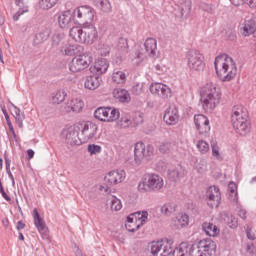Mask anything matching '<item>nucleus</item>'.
I'll use <instances>...</instances> for the list:
<instances>
[{
  "label": "nucleus",
  "instance_id": "nucleus-1",
  "mask_svg": "<svg viewBox=\"0 0 256 256\" xmlns=\"http://www.w3.org/2000/svg\"><path fill=\"white\" fill-rule=\"evenodd\" d=\"M217 244L215 241L208 239L200 240L194 244L182 242L173 250V240L164 238L153 241L150 244L152 256H211L215 253Z\"/></svg>",
  "mask_w": 256,
  "mask_h": 256
},
{
  "label": "nucleus",
  "instance_id": "nucleus-2",
  "mask_svg": "<svg viewBox=\"0 0 256 256\" xmlns=\"http://www.w3.org/2000/svg\"><path fill=\"white\" fill-rule=\"evenodd\" d=\"M200 101L206 113H213L221 102V91L217 88V84L208 82L201 91Z\"/></svg>",
  "mask_w": 256,
  "mask_h": 256
},
{
  "label": "nucleus",
  "instance_id": "nucleus-3",
  "mask_svg": "<svg viewBox=\"0 0 256 256\" xmlns=\"http://www.w3.org/2000/svg\"><path fill=\"white\" fill-rule=\"evenodd\" d=\"M214 67L220 81H231L237 75V66L233 58L222 54L215 58Z\"/></svg>",
  "mask_w": 256,
  "mask_h": 256
},
{
  "label": "nucleus",
  "instance_id": "nucleus-4",
  "mask_svg": "<svg viewBox=\"0 0 256 256\" xmlns=\"http://www.w3.org/2000/svg\"><path fill=\"white\" fill-rule=\"evenodd\" d=\"M232 127L236 133L245 137L251 133V122H249V113L242 105L234 106L231 115Z\"/></svg>",
  "mask_w": 256,
  "mask_h": 256
},
{
  "label": "nucleus",
  "instance_id": "nucleus-5",
  "mask_svg": "<svg viewBox=\"0 0 256 256\" xmlns=\"http://www.w3.org/2000/svg\"><path fill=\"white\" fill-rule=\"evenodd\" d=\"M69 35L76 43H87L88 45L95 43L98 37L97 28L93 25H89L84 28L78 26L72 27Z\"/></svg>",
  "mask_w": 256,
  "mask_h": 256
},
{
  "label": "nucleus",
  "instance_id": "nucleus-6",
  "mask_svg": "<svg viewBox=\"0 0 256 256\" xmlns=\"http://www.w3.org/2000/svg\"><path fill=\"white\" fill-rule=\"evenodd\" d=\"M165 185L163 177L158 174H149L144 181L139 182L138 191L147 193L149 191H161Z\"/></svg>",
  "mask_w": 256,
  "mask_h": 256
},
{
  "label": "nucleus",
  "instance_id": "nucleus-7",
  "mask_svg": "<svg viewBox=\"0 0 256 256\" xmlns=\"http://www.w3.org/2000/svg\"><path fill=\"white\" fill-rule=\"evenodd\" d=\"M72 15L76 25H89V23L93 22L95 12L89 6H80L72 12Z\"/></svg>",
  "mask_w": 256,
  "mask_h": 256
},
{
  "label": "nucleus",
  "instance_id": "nucleus-8",
  "mask_svg": "<svg viewBox=\"0 0 256 256\" xmlns=\"http://www.w3.org/2000/svg\"><path fill=\"white\" fill-rule=\"evenodd\" d=\"M149 213L147 211L135 212L127 217L125 227L130 233H135L138 229L147 223Z\"/></svg>",
  "mask_w": 256,
  "mask_h": 256
},
{
  "label": "nucleus",
  "instance_id": "nucleus-9",
  "mask_svg": "<svg viewBox=\"0 0 256 256\" xmlns=\"http://www.w3.org/2000/svg\"><path fill=\"white\" fill-rule=\"evenodd\" d=\"M93 63V56L91 53H84L82 55L75 56L69 64V69L72 73H79V71H85Z\"/></svg>",
  "mask_w": 256,
  "mask_h": 256
},
{
  "label": "nucleus",
  "instance_id": "nucleus-10",
  "mask_svg": "<svg viewBox=\"0 0 256 256\" xmlns=\"http://www.w3.org/2000/svg\"><path fill=\"white\" fill-rule=\"evenodd\" d=\"M154 153H155V148H153L152 145L145 146V143L137 142L134 146V160L138 165L141 164L143 159H146V161H149V159L153 157Z\"/></svg>",
  "mask_w": 256,
  "mask_h": 256
},
{
  "label": "nucleus",
  "instance_id": "nucleus-11",
  "mask_svg": "<svg viewBox=\"0 0 256 256\" xmlns=\"http://www.w3.org/2000/svg\"><path fill=\"white\" fill-rule=\"evenodd\" d=\"M186 61L190 71H203L205 67L203 55L197 50H189L186 54Z\"/></svg>",
  "mask_w": 256,
  "mask_h": 256
},
{
  "label": "nucleus",
  "instance_id": "nucleus-12",
  "mask_svg": "<svg viewBox=\"0 0 256 256\" xmlns=\"http://www.w3.org/2000/svg\"><path fill=\"white\" fill-rule=\"evenodd\" d=\"M106 186H100V191L104 193H111V186L117 185V183H123L125 181V170L111 171L104 178Z\"/></svg>",
  "mask_w": 256,
  "mask_h": 256
},
{
  "label": "nucleus",
  "instance_id": "nucleus-13",
  "mask_svg": "<svg viewBox=\"0 0 256 256\" xmlns=\"http://www.w3.org/2000/svg\"><path fill=\"white\" fill-rule=\"evenodd\" d=\"M78 127L82 143H87V141H91V139H97V131L99 129L97 124L91 121H86L78 124Z\"/></svg>",
  "mask_w": 256,
  "mask_h": 256
},
{
  "label": "nucleus",
  "instance_id": "nucleus-14",
  "mask_svg": "<svg viewBox=\"0 0 256 256\" xmlns=\"http://www.w3.org/2000/svg\"><path fill=\"white\" fill-rule=\"evenodd\" d=\"M79 124L69 127L63 131L65 139L69 145H82L81 133H79Z\"/></svg>",
  "mask_w": 256,
  "mask_h": 256
},
{
  "label": "nucleus",
  "instance_id": "nucleus-15",
  "mask_svg": "<svg viewBox=\"0 0 256 256\" xmlns=\"http://www.w3.org/2000/svg\"><path fill=\"white\" fill-rule=\"evenodd\" d=\"M32 215L34 219V225L40 233L42 239L49 241V228H47V224H45V220L41 218V215L39 214L37 208L33 210Z\"/></svg>",
  "mask_w": 256,
  "mask_h": 256
},
{
  "label": "nucleus",
  "instance_id": "nucleus-16",
  "mask_svg": "<svg viewBox=\"0 0 256 256\" xmlns=\"http://www.w3.org/2000/svg\"><path fill=\"white\" fill-rule=\"evenodd\" d=\"M207 205L213 209L214 207H219L221 205V192L219 187L210 186L206 192Z\"/></svg>",
  "mask_w": 256,
  "mask_h": 256
},
{
  "label": "nucleus",
  "instance_id": "nucleus-17",
  "mask_svg": "<svg viewBox=\"0 0 256 256\" xmlns=\"http://www.w3.org/2000/svg\"><path fill=\"white\" fill-rule=\"evenodd\" d=\"M150 93L152 95H156L157 97H160L161 99H169L171 98V88L169 86L163 84V83H152L150 85Z\"/></svg>",
  "mask_w": 256,
  "mask_h": 256
},
{
  "label": "nucleus",
  "instance_id": "nucleus-18",
  "mask_svg": "<svg viewBox=\"0 0 256 256\" xmlns=\"http://www.w3.org/2000/svg\"><path fill=\"white\" fill-rule=\"evenodd\" d=\"M194 123L200 135H207L209 131H211V126L209 125V118L205 115H195Z\"/></svg>",
  "mask_w": 256,
  "mask_h": 256
},
{
  "label": "nucleus",
  "instance_id": "nucleus-19",
  "mask_svg": "<svg viewBox=\"0 0 256 256\" xmlns=\"http://www.w3.org/2000/svg\"><path fill=\"white\" fill-rule=\"evenodd\" d=\"M83 100L79 97H72L70 98L65 106L64 111L65 113H79L84 107Z\"/></svg>",
  "mask_w": 256,
  "mask_h": 256
},
{
  "label": "nucleus",
  "instance_id": "nucleus-20",
  "mask_svg": "<svg viewBox=\"0 0 256 256\" xmlns=\"http://www.w3.org/2000/svg\"><path fill=\"white\" fill-rule=\"evenodd\" d=\"M164 121L167 125H177L179 123V110L177 106L172 105L164 113Z\"/></svg>",
  "mask_w": 256,
  "mask_h": 256
},
{
  "label": "nucleus",
  "instance_id": "nucleus-21",
  "mask_svg": "<svg viewBox=\"0 0 256 256\" xmlns=\"http://www.w3.org/2000/svg\"><path fill=\"white\" fill-rule=\"evenodd\" d=\"M109 69V62H107V59L101 58L95 61L94 65L90 67V73H93V75H103V73H107V70Z\"/></svg>",
  "mask_w": 256,
  "mask_h": 256
},
{
  "label": "nucleus",
  "instance_id": "nucleus-22",
  "mask_svg": "<svg viewBox=\"0 0 256 256\" xmlns=\"http://www.w3.org/2000/svg\"><path fill=\"white\" fill-rule=\"evenodd\" d=\"M58 23L61 29H69V27H73L75 21L73 20V12L70 10L63 12L58 17Z\"/></svg>",
  "mask_w": 256,
  "mask_h": 256
},
{
  "label": "nucleus",
  "instance_id": "nucleus-23",
  "mask_svg": "<svg viewBox=\"0 0 256 256\" xmlns=\"http://www.w3.org/2000/svg\"><path fill=\"white\" fill-rule=\"evenodd\" d=\"M79 51H81V47L78 45H71L67 41L63 42L60 46V53L68 57H71V55H77Z\"/></svg>",
  "mask_w": 256,
  "mask_h": 256
},
{
  "label": "nucleus",
  "instance_id": "nucleus-24",
  "mask_svg": "<svg viewBox=\"0 0 256 256\" xmlns=\"http://www.w3.org/2000/svg\"><path fill=\"white\" fill-rule=\"evenodd\" d=\"M15 5L18 7V10L13 14L12 18L13 21H19L21 15L29 13V6H27V2H25V0H15Z\"/></svg>",
  "mask_w": 256,
  "mask_h": 256
},
{
  "label": "nucleus",
  "instance_id": "nucleus-25",
  "mask_svg": "<svg viewBox=\"0 0 256 256\" xmlns=\"http://www.w3.org/2000/svg\"><path fill=\"white\" fill-rule=\"evenodd\" d=\"M172 224L176 229H183L184 227H187L189 225V215L185 213L178 214L175 218L172 220Z\"/></svg>",
  "mask_w": 256,
  "mask_h": 256
},
{
  "label": "nucleus",
  "instance_id": "nucleus-26",
  "mask_svg": "<svg viewBox=\"0 0 256 256\" xmlns=\"http://www.w3.org/2000/svg\"><path fill=\"white\" fill-rule=\"evenodd\" d=\"M101 85V76H88L85 80L84 87L90 91H95Z\"/></svg>",
  "mask_w": 256,
  "mask_h": 256
},
{
  "label": "nucleus",
  "instance_id": "nucleus-27",
  "mask_svg": "<svg viewBox=\"0 0 256 256\" xmlns=\"http://www.w3.org/2000/svg\"><path fill=\"white\" fill-rule=\"evenodd\" d=\"M113 95L115 99L120 101V103H129V101H131V96L129 95V91L123 88L114 89Z\"/></svg>",
  "mask_w": 256,
  "mask_h": 256
},
{
  "label": "nucleus",
  "instance_id": "nucleus-28",
  "mask_svg": "<svg viewBox=\"0 0 256 256\" xmlns=\"http://www.w3.org/2000/svg\"><path fill=\"white\" fill-rule=\"evenodd\" d=\"M50 36H51V29L44 28L35 35L33 43L34 45H41V43H45V41H47V39H49Z\"/></svg>",
  "mask_w": 256,
  "mask_h": 256
},
{
  "label": "nucleus",
  "instance_id": "nucleus-29",
  "mask_svg": "<svg viewBox=\"0 0 256 256\" xmlns=\"http://www.w3.org/2000/svg\"><path fill=\"white\" fill-rule=\"evenodd\" d=\"M256 31V22L255 19L251 18L245 21V24L242 28V35L244 37H249V35H253Z\"/></svg>",
  "mask_w": 256,
  "mask_h": 256
},
{
  "label": "nucleus",
  "instance_id": "nucleus-30",
  "mask_svg": "<svg viewBox=\"0 0 256 256\" xmlns=\"http://www.w3.org/2000/svg\"><path fill=\"white\" fill-rule=\"evenodd\" d=\"M202 231L206 233L209 237H217L219 233L221 232L217 226H215L211 222H204L202 224Z\"/></svg>",
  "mask_w": 256,
  "mask_h": 256
},
{
  "label": "nucleus",
  "instance_id": "nucleus-31",
  "mask_svg": "<svg viewBox=\"0 0 256 256\" xmlns=\"http://www.w3.org/2000/svg\"><path fill=\"white\" fill-rule=\"evenodd\" d=\"M92 2L101 13H111L113 10L109 0H92Z\"/></svg>",
  "mask_w": 256,
  "mask_h": 256
},
{
  "label": "nucleus",
  "instance_id": "nucleus-32",
  "mask_svg": "<svg viewBox=\"0 0 256 256\" xmlns=\"http://www.w3.org/2000/svg\"><path fill=\"white\" fill-rule=\"evenodd\" d=\"M144 47L149 57H155L157 53V40L155 38L146 39Z\"/></svg>",
  "mask_w": 256,
  "mask_h": 256
},
{
  "label": "nucleus",
  "instance_id": "nucleus-33",
  "mask_svg": "<svg viewBox=\"0 0 256 256\" xmlns=\"http://www.w3.org/2000/svg\"><path fill=\"white\" fill-rule=\"evenodd\" d=\"M65 97H67V92L63 89L57 90L51 95V103L52 105H61L63 101H65Z\"/></svg>",
  "mask_w": 256,
  "mask_h": 256
},
{
  "label": "nucleus",
  "instance_id": "nucleus-34",
  "mask_svg": "<svg viewBox=\"0 0 256 256\" xmlns=\"http://www.w3.org/2000/svg\"><path fill=\"white\" fill-rule=\"evenodd\" d=\"M228 199L232 201L234 205H237L239 201V194L237 193V184L234 182H230L228 184Z\"/></svg>",
  "mask_w": 256,
  "mask_h": 256
},
{
  "label": "nucleus",
  "instance_id": "nucleus-35",
  "mask_svg": "<svg viewBox=\"0 0 256 256\" xmlns=\"http://www.w3.org/2000/svg\"><path fill=\"white\" fill-rule=\"evenodd\" d=\"M178 7L181 17H189V14L191 13V0H182Z\"/></svg>",
  "mask_w": 256,
  "mask_h": 256
},
{
  "label": "nucleus",
  "instance_id": "nucleus-36",
  "mask_svg": "<svg viewBox=\"0 0 256 256\" xmlns=\"http://www.w3.org/2000/svg\"><path fill=\"white\" fill-rule=\"evenodd\" d=\"M108 107H100L95 110L94 117L98 119V121H103L108 123V116H107Z\"/></svg>",
  "mask_w": 256,
  "mask_h": 256
},
{
  "label": "nucleus",
  "instance_id": "nucleus-37",
  "mask_svg": "<svg viewBox=\"0 0 256 256\" xmlns=\"http://www.w3.org/2000/svg\"><path fill=\"white\" fill-rule=\"evenodd\" d=\"M65 43V34L63 33H55L51 37V47H59V45H63Z\"/></svg>",
  "mask_w": 256,
  "mask_h": 256
},
{
  "label": "nucleus",
  "instance_id": "nucleus-38",
  "mask_svg": "<svg viewBox=\"0 0 256 256\" xmlns=\"http://www.w3.org/2000/svg\"><path fill=\"white\" fill-rule=\"evenodd\" d=\"M107 117H108V123H113V121H117V119L121 117V113L117 108L108 107Z\"/></svg>",
  "mask_w": 256,
  "mask_h": 256
},
{
  "label": "nucleus",
  "instance_id": "nucleus-39",
  "mask_svg": "<svg viewBox=\"0 0 256 256\" xmlns=\"http://www.w3.org/2000/svg\"><path fill=\"white\" fill-rule=\"evenodd\" d=\"M176 209L177 205L175 203H166L161 207L160 211L162 215H171L175 213Z\"/></svg>",
  "mask_w": 256,
  "mask_h": 256
},
{
  "label": "nucleus",
  "instance_id": "nucleus-40",
  "mask_svg": "<svg viewBox=\"0 0 256 256\" xmlns=\"http://www.w3.org/2000/svg\"><path fill=\"white\" fill-rule=\"evenodd\" d=\"M126 79L127 75L123 71H114L112 74V80L114 81V83H125Z\"/></svg>",
  "mask_w": 256,
  "mask_h": 256
},
{
  "label": "nucleus",
  "instance_id": "nucleus-41",
  "mask_svg": "<svg viewBox=\"0 0 256 256\" xmlns=\"http://www.w3.org/2000/svg\"><path fill=\"white\" fill-rule=\"evenodd\" d=\"M58 1L59 0H40L39 7H40V9L47 11L49 9H53V7H55V5H57Z\"/></svg>",
  "mask_w": 256,
  "mask_h": 256
},
{
  "label": "nucleus",
  "instance_id": "nucleus-42",
  "mask_svg": "<svg viewBox=\"0 0 256 256\" xmlns=\"http://www.w3.org/2000/svg\"><path fill=\"white\" fill-rule=\"evenodd\" d=\"M117 49L118 51H121L123 55L129 52V43L127 42V38H119Z\"/></svg>",
  "mask_w": 256,
  "mask_h": 256
},
{
  "label": "nucleus",
  "instance_id": "nucleus-43",
  "mask_svg": "<svg viewBox=\"0 0 256 256\" xmlns=\"http://www.w3.org/2000/svg\"><path fill=\"white\" fill-rule=\"evenodd\" d=\"M110 207L112 211H121V209H123V204L121 203L120 199H118L115 196H112L110 198Z\"/></svg>",
  "mask_w": 256,
  "mask_h": 256
},
{
  "label": "nucleus",
  "instance_id": "nucleus-44",
  "mask_svg": "<svg viewBox=\"0 0 256 256\" xmlns=\"http://www.w3.org/2000/svg\"><path fill=\"white\" fill-rule=\"evenodd\" d=\"M196 147L199 153H201V155H205L206 153H209V143H207V141L199 140L196 144Z\"/></svg>",
  "mask_w": 256,
  "mask_h": 256
},
{
  "label": "nucleus",
  "instance_id": "nucleus-45",
  "mask_svg": "<svg viewBox=\"0 0 256 256\" xmlns=\"http://www.w3.org/2000/svg\"><path fill=\"white\" fill-rule=\"evenodd\" d=\"M232 5H236V7H239V5H243V3H247L249 7L252 9L256 8V0H230Z\"/></svg>",
  "mask_w": 256,
  "mask_h": 256
},
{
  "label": "nucleus",
  "instance_id": "nucleus-46",
  "mask_svg": "<svg viewBox=\"0 0 256 256\" xmlns=\"http://www.w3.org/2000/svg\"><path fill=\"white\" fill-rule=\"evenodd\" d=\"M132 123L133 121H131L130 117L124 116L117 122V127L120 129H127V127H129Z\"/></svg>",
  "mask_w": 256,
  "mask_h": 256
},
{
  "label": "nucleus",
  "instance_id": "nucleus-47",
  "mask_svg": "<svg viewBox=\"0 0 256 256\" xmlns=\"http://www.w3.org/2000/svg\"><path fill=\"white\" fill-rule=\"evenodd\" d=\"M197 173L203 174L207 171V160H200L194 166Z\"/></svg>",
  "mask_w": 256,
  "mask_h": 256
},
{
  "label": "nucleus",
  "instance_id": "nucleus-48",
  "mask_svg": "<svg viewBox=\"0 0 256 256\" xmlns=\"http://www.w3.org/2000/svg\"><path fill=\"white\" fill-rule=\"evenodd\" d=\"M143 113L141 112H136L135 115L133 116V120L132 123H134V125L137 127L139 125H143Z\"/></svg>",
  "mask_w": 256,
  "mask_h": 256
},
{
  "label": "nucleus",
  "instance_id": "nucleus-49",
  "mask_svg": "<svg viewBox=\"0 0 256 256\" xmlns=\"http://www.w3.org/2000/svg\"><path fill=\"white\" fill-rule=\"evenodd\" d=\"M224 221L231 227V229H235L237 227L238 220L234 216L226 215V218H224Z\"/></svg>",
  "mask_w": 256,
  "mask_h": 256
},
{
  "label": "nucleus",
  "instance_id": "nucleus-50",
  "mask_svg": "<svg viewBox=\"0 0 256 256\" xmlns=\"http://www.w3.org/2000/svg\"><path fill=\"white\" fill-rule=\"evenodd\" d=\"M200 9H202V11H205L206 13H210L211 15L215 13V6H213V4L202 3L200 5Z\"/></svg>",
  "mask_w": 256,
  "mask_h": 256
},
{
  "label": "nucleus",
  "instance_id": "nucleus-51",
  "mask_svg": "<svg viewBox=\"0 0 256 256\" xmlns=\"http://www.w3.org/2000/svg\"><path fill=\"white\" fill-rule=\"evenodd\" d=\"M88 153H90V155H97L101 153V146L95 144L88 145Z\"/></svg>",
  "mask_w": 256,
  "mask_h": 256
},
{
  "label": "nucleus",
  "instance_id": "nucleus-52",
  "mask_svg": "<svg viewBox=\"0 0 256 256\" xmlns=\"http://www.w3.org/2000/svg\"><path fill=\"white\" fill-rule=\"evenodd\" d=\"M111 52V46L107 44H102L99 48V53L102 55V57H107L109 53Z\"/></svg>",
  "mask_w": 256,
  "mask_h": 256
},
{
  "label": "nucleus",
  "instance_id": "nucleus-53",
  "mask_svg": "<svg viewBox=\"0 0 256 256\" xmlns=\"http://www.w3.org/2000/svg\"><path fill=\"white\" fill-rule=\"evenodd\" d=\"M212 156L214 159H217V161L223 160V156L221 155V152H219V148L215 145H212Z\"/></svg>",
  "mask_w": 256,
  "mask_h": 256
},
{
  "label": "nucleus",
  "instance_id": "nucleus-54",
  "mask_svg": "<svg viewBox=\"0 0 256 256\" xmlns=\"http://www.w3.org/2000/svg\"><path fill=\"white\" fill-rule=\"evenodd\" d=\"M171 143L170 142H163L160 146H159V151L160 153H169V151H171Z\"/></svg>",
  "mask_w": 256,
  "mask_h": 256
},
{
  "label": "nucleus",
  "instance_id": "nucleus-55",
  "mask_svg": "<svg viewBox=\"0 0 256 256\" xmlns=\"http://www.w3.org/2000/svg\"><path fill=\"white\" fill-rule=\"evenodd\" d=\"M168 177L172 181H177V178L179 177V168H175V169L169 170Z\"/></svg>",
  "mask_w": 256,
  "mask_h": 256
},
{
  "label": "nucleus",
  "instance_id": "nucleus-56",
  "mask_svg": "<svg viewBox=\"0 0 256 256\" xmlns=\"http://www.w3.org/2000/svg\"><path fill=\"white\" fill-rule=\"evenodd\" d=\"M246 252L249 256H255L256 255V248L254 243H248L246 245Z\"/></svg>",
  "mask_w": 256,
  "mask_h": 256
},
{
  "label": "nucleus",
  "instance_id": "nucleus-57",
  "mask_svg": "<svg viewBox=\"0 0 256 256\" xmlns=\"http://www.w3.org/2000/svg\"><path fill=\"white\" fill-rule=\"evenodd\" d=\"M236 211L239 215V217H241V219H247V210L246 209H243L242 206H237L236 207Z\"/></svg>",
  "mask_w": 256,
  "mask_h": 256
},
{
  "label": "nucleus",
  "instance_id": "nucleus-58",
  "mask_svg": "<svg viewBox=\"0 0 256 256\" xmlns=\"http://www.w3.org/2000/svg\"><path fill=\"white\" fill-rule=\"evenodd\" d=\"M15 121L20 129L23 128V121H25V115L17 114L15 116Z\"/></svg>",
  "mask_w": 256,
  "mask_h": 256
},
{
  "label": "nucleus",
  "instance_id": "nucleus-59",
  "mask_svg": "<svg viewBox=\"0 0 256 256\" xmlns=\"http://www.w3.org/2000/svg\"><path fill=\"white\" fill-rule=\"evenodd\" d=\"M246 237L250 241H255L256 239L255 232L253 231V229L249 228V226L246 228Z\"/></svg>",
  "mask_w": 256,
  "mask_h": 256
},
{
  "label": "nucleus",
  "instance_id": "nucleus-60",
  "mask_svg": "<svg viewBox=\"0 0 256 256\" xmlns=\"http://www.w3.org/2000/svg\"><path fill=\"white\" fill-rule=\"evenodd\" d=\"M226 39L229 41H235V39H237V34L233 30H228L226 32Z\"/></svg>",
  "mask_w": 256,
  "mask_h": 256
},
{
  "label": "nucleus",
  "instance_id": "nucleus-61",
  "mask_svg": "<svg viewBox=\"0 0 256 256\" xmlns=\"http://www.w3.org/2000/svg\"><path fill=\"white\" fill-rule=\"evenodd\" d=\"M155 70L158 75H163V73H165V71H167V68L161 64H157L155 66Z\"/></svg>",
  "mask_w": 256,
  "mask_h": 256
},
{
  "label": "nucleus",
  "instance_id": "nucleus-62",
  "mask_svg": "<svg viewBox=\"0 0 256 256\" xmlns=\"http://www.w3.org/2000/svg\"><path fill=\"white\" fill-rule=\"evenodd\" d=\"M0 193L6 201H11V197H9V195H7V193L5 192V189L3 188V183H1V181H0Z\"/></svg>",
  "mask_w": 256,
  "mask_h": 256
},
{
  "label": "nucleus",
  "instance_id": "nucleus-63",
  "mask_svg": "<svg viewBox=\"0 0 256 256\" xmlns=\"http://www.w3.org/2000/svg\"><path fill=\"white\" fill-rule=\"evenodd\" d=\"M132 91L135 95H141V92L143 91V86L138 84L133 87Z\"/></svg>",
  "mask_w": 256,
  "mask_h": 256
},
{
  "label": "nucleus",
  "instance_id": "nucleus-64",
  "mask_svg": "<svg viewBox=\"0 0 256 256\" xmlns=\"http://www.w3.org/2000/svg\"><path fill=\"white\" fill-rule=\"evenodd\" d=\"M27 155H28V159H33V157H35V151H33L32 149H29L27 151Z\"/></svg>",
  "mask_w": 256,
  "mask_h": 256
}]
</instances>
